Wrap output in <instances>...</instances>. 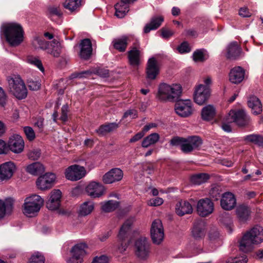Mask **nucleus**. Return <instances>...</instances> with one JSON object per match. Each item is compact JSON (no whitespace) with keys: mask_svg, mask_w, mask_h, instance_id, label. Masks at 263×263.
I'll return each instance as SVG.
<instances>
[{"mask_svg":"<svg viewBox=\"0 0 263 263\" xmlns=\"http://www.w3.org/2000/svg\"><path fill=\"white\" fill-rule=\"evenodd\" d=\"M160 139V136L157 133H152L146 137L142 142V146L144 148L156 143Z\"/></svg>","mask_w":263,"mask_h":263,"instance_id":"58836bf2","label":"nucleus"},{"mask_svg":"<svg viewBox=\"0 0 263 263\" xmlns=\"http://www.w3.org/2000/svg\"><path fill=\"white\" fill-rule=\"evenodd\" d=\"M175 210L178 215L182 216L185 214H191L193 212V208L188 201L181 200L176 204Z\"/></svg>","mask_w":263,"mask_h":263,"instance_id":"a878e982","label":"nucleus"},{"mask_svg":"<svg viewBox=\"0 0 263 263\" xmlns=\"http://www.w3.org/2000/svg\"><path fill=\"white\" fill-rule=\"evenodd\" d=\"M10 91L19 99L25 98L27 95L25 85L20 77L17 75L10 76L7 79Z\"/></svg>","mask_w":263,"mask_h":263,"instance_id":"39448f33","label":"nucleus"},{"mask_svg":"<svg viewBox=\"0 0 263 263\" xmlns=\"http://www.w3.org/2000/svg\"><path fill=\"white\" fill-rule=\"evenodd\" d=\"M209 57L207 51L204 49L196 50L193 53V60L195 62H203Z\"/></svg>","mask_w":263,"mask_h":263,"instance_id":"ea45409f","label":"nucleus"},{"mask_svg":"<svg viewBox=\"0 0 263 263\" xmlns=\"http://www.w3.org/2000/svg\"><path fill=\"white\" fill-rule=\"evenodd\" d=\"M193 236L195 238H201L205 234V224L202 220L196 221L192 231Z\"/></svg>","mask_w":263,"mask_h":263,"instance_id":"cd10ccee","label":"nucleus"},{"mask_svg":"<svg viewBox=\"0 0 263 263\" xmlns=\"http://www.w3.org/2000/svg\"><path fill=\"white\" fill-rule=\"evenodd\" d=\"M37 189L42 191L51 189L54 185L53 182H36Z\"/></svg>","mask_w":263,"mask_h":263,"instance_id":"8fccbe9b","label":"nucleus"},{"mask_svg":"<svg viewBox=\"0 0 263 263\" xmlns=\"http://www.w3.org/2000/svg\"><path fill=\"white\" fill-rule=\"evenodd\" d=\"M177 50L180 53L183 54L190 52L191 49L187 42H183L177 47Z\"/></svg>","mask_w":263,"mask_h":263,"instance_id":"6e6d98bb","label":"nucleus"},{"mask_svg":"<svg viewBox=\"0 0 263 263\" xmlns=\"http://www.w3.org/2000/svg\"><path fill=\"white\" fill-rule=\"evenodd\" d=\"M124 176L123 171L118 167L110 170L103 176V181H121Z\"/></svg>","mask_w":263,"mask_h":263,"instance_id":"b1692460","label":"nucleus"},{"mask_svg":"<svg viewBox=\"0 0 263 263\" xmlns=\"http://www.w3.org/2000/svg\"><path fill=\"white\" fill-rule=\"evenodd\" d=\"M182 93V87L180 83H161L158 87L157 98L163 102H175L179 100Z\"/></svg>","mask_w":263,"mask_h":263,"instance_id":"f257e3e1","label":"nucleus"},{"mask_svg":"<svg viewBox=\"0 0 263 263\" xmlns=\"http://www.w3.org/2000/svg\"><path fill=\"white\" fill-rule=\"evenodd\" d=\"M139 45H135L128 51V62L133 68H137L140 65L142 52L139 50Z\"/></svg>","mask_w":263,"mask_h":263,"instance_id":"2eb2a0df","label":"nucleus"},{"mask_svg":"<svg viewBox=\"0 0 263 263\" xmlns=\"http://www.w3.org/2000/svg\"><path fill=\"white\" fill-rule=\"evenodd\" d=\"M210 91L209 87L203 84L197 85L194 93V100L195 103L199 105H203L209 99Z\"/></svg>","mask_w":263,"mask_h":263,"instance_id":"9b49d317","label":"nucleus"},{"mask_svg":"<svg viewBox=\"0 0 263 263\" xmlns=\"http://www.w3.org/2000/svg\"><path fill=\"white\" fill-rule=\"evenodd\" d=\"M263 241V227L256 226L247 231L239 241V249L245 253Z\"/></svg>","mask_w":263,"mask_h":263,"instance_id":"f03ea898","label":"nucleus"},{"mask_svg":"<svg viewBox=\"0 0 263 263\" xmlns=\"http://www.w3.org/2000/svg\"><path fill=\"white\" fill-rule=\"evenodd\" d=\"M229 119L239 126H244L249 122L250 119L242 109L231 110L229 113Z\"/></svg>","mask_w":263,"mask_h":263,"instance_id":"4468645a","label":"nucleus"},{"mask_svg":"<svg viewBox=\"0 0 263 263\" xmlns=\"http://www.w3.org/2000/svg\"><path fill=\"white\" fill-rule=\"evenodd\" d=\"M44 165L40 162H35L27 165L25 167L26 172L34 176H37L45 172Z\"/></svg>","mask_w":263,"mask_h":263,"instance_id":"393cba45","label":"nucleus"},{"mask_svg":"<svg viewBox=\"0 0 263 263\" xmlns=\"http://www.w3.org/2000/svg\"><path fill=\"white\" fill-rule=\"evenodd\" d=\"M62 192L60 190H52L46 202V206L50 210H56L61 205Z\"/></svg>","mask_w":263,"mask_h":263,"instance_id":"dca6fc26","label":"nucleus"},{"mask_svg":"<svg viewBox=\"0 0 263 263\" xmlns=\"http://www.w3.org/2000/svg\"><path fill=\"white\" fill-rule=\"evenodd\" d=\"M118 127V124L116 123H110L107 124L102 125L96 130L99 135H104L113 131Z\"/></svg>","mask_w":263,"mask_h":263,"instance_id":"79ce46f5","label":"nucleus"},{"mask_svg":"<svg viewBox=\"0 0 263 263\" xmlns=\"http://www.w3.org/2000/svg\"><path fill=\"white\" fill-rule=\"evenodd\" d=\"M128 116H130L132 119L137 118V111L135 109H129L124 113L123 118H127Z\"/></svg>","mask_w":263,"mask_h":263,"instance_id":"0e129e2a","label":"nucleus"},{"mask_svg":"<svg viewBox=\"0 0 263 263\" xmlns=\"http://www.w3.org/2000/svg\"><path fill=\"white\" fill-rule=\"evenodd\" d=\"M27 84L29 89L32 90H37L41 86L40 82L32 79L28 80Z\"/></svg>","mask_w":263,"mask_h":263,"instance_id":"4d7b16f0","label":"nucleus"},{"mask_svg":"<svg viewBox=\"0 0 263 263\" xmlns=\"http://www.w3.org/2000/svg\"><path fill=\"white\" fill-rule=\"evenodd\" d=\"M236 213L239 220L245 222L249 219L251 211L248 206L240 205L237 208Z\"/></svg>","mask_w":263,"mask_h":263,"instance_id":"c85d7f7f","label":"nucleus"},{"mask_svg":"<svg viewBox=\"0 0 263 263\" xmlns=\"http://www.w3.org/2000/svg\"><path fill=\"white\" fill-rule=\"evenodd\" d=\"M144 134L143 131L138 133L130 139L129 142L134 143L139 141L144 136Z\"/></svg>","mask_w":263,"mask_h":263,"instance_id":"69168bd1","label":"nucleus"},{"mask_svg":"<svg viewBox=\"0 0 263 263\" xmlns=\"http://www.w3.org/2000/svg\"><path fill=\"white\" fill-rule=\"evenodd\" d=\"M86 175V170L83 166L74 164L67 167L65 171V177L70 181H77Z\"/></svg>","mask_w":263,"mask_h":263,"instance_id":"1a4fd4ad","label":"nucleus"},{"mask_svg":"<svg viewBox=\"0 0 263 263\" xmlns=\"http://www.w3.org/2000/svg\"><path fill=\"white\" fill-rule=\"evenodd\" d=\"M128 37L123 36L120 38L115 39L112 41L114 48L120 52L124 51L127 47Z\"/></svg>","mask_w":263,"mask_h":263,"instance_id":"c9c22d12","label":"nucleus"},{"mask_svg":"<svg viewBox=\"0 0 263 263\" xmlns=\"http://www.w3.org/2000/svg\"><path fill=\"white\" fill-rule=\"evenodd\" d=\"M221 191L220 186L215 185L211 188L209 194L211 198L217 200L220 197Z\"/></svg>","mask_w":263,"mask_h":263,"instance_id":"3c124183","label":"nucleus"},{"mask_svg":"<svg viewBox=\"0 0 263 263\" xmlns=\"http://www.w3.org/2000/svg\"><path fill=\"white\" fill-rule=\"evenodd\" d=\"M41 155V152L40 149H33L28 153L27 156L30 160H37L40 158Z\"/></svg>","mask_w":263,"mask_h":263,"instance_id":"864d4df0","label":"nucleus"},{"mask_svg":"<svg viewBox=\"0 0 263 263\" xmlns=\"http://www.w3.org/2000/svg\"><path fill=\"white\" fill-rule=\"evenodd\" d=\"M45 261L44 255L41 253L37 252L31 256L28 263H45Z\"/></svg>","mask_w":263,"mask_h":263,"instance_id":"49530a36","label":"nucleus"},{"mask_svg":"<svg viewBox=\"0 0 263 263\" xmlns=\"http://www.w3.org/2000/svg\"><path fill=\"white\" fill-rule=\"evenodd\" d=\"M212 179V176L207 173H198L191 176L190 181H206Z\"/></svg>","mask_w":263,"mask_h":263,"instance_id":"de8ad7c7","label":"nucleus"},{"mask_svg":"<svg viewBox=\"0 0 263 263\" xmlns=\"http://www.w3.org/2000/svg\"><path fill=\"white\" fill-rule=\"evenodd\" d=\"M190 147L191 145L189 142H188L187 138H184L182 145V151L186 153L193 151V150H189L190 148H191Z\"/></svg>","mask_w":263,"mask_h":263,"instance_id":"e2e57ef3","label":"nucleus"},{"mask_svg":"<svg viewBox=\"0 0 263 263\" xmlns=\"http://www.w3.org/2000/svg\"><path fill=\"white\" fill-rule=\"evenodd\" d=\"M81 5V0H65L63 3L64 7L70 11H76Z\"/></svg>","mask_w":263,"mask_h":263,"instance_id":"37998d69","label":"nucleus"},{"mask_svg":"<svg viewBox=\"0 0 263 263\" xmlns=\"http://www.w3.org/2000/svg\"><path fill=\"white\" fill-rule=\"evenodd\" d=\"M134 221L135 219L133 217L128 218L124 222L120 228L118 235V240L120 243V246L118 247V251L120 253H123L127 247V243L124 240L130 232Z\"/></svg>","mask_w":263,"mask_h":263,"instance_id":"0eeeda50","label":"nucleus"},{"mask_svg":"<svg viewBox=\"0 0 263 263\" xmlns=\"http://www.w3.org/2000/svg\"><path fill=\"white\" fill-rule=\"evenodd\" d=\"M26 61L28 63L36 67L41 71L43 72L44 71V68L39 58L32 55H28L26 58Z\"/></svg>","mask_w":263,"mask_h":263,"instance_id":"c03bdc74","label":"nucleus"},{"mask_svg":"<svg viewBox=\"0 0 263 263\" xmlns=\"http://www.w3.org/2000/svg\"><path fill=\"white\" fill-rule=\"evenodd\" d=\"M57 179L56 175L53 173H47L41 176L39 179L44 180V181H55Z\"/></svg>","mask_w":263,"mask_h":263,"instance_id":"052dcab7","label":"nucleus"},{"mask_svg":"<svg viewBox=\"0 0 263 263\" xmlns=\"http://www.w3.org/2000/svg\"><path fill=\"white\" fill-rule=\"evenodd\" d=\"M245 70L241 67H235L229 73V80L233 84H239L245 78Z\"/></svg>","mask_w":263,"mask_h":263,"instance_id":"5701e85b","label":"nucleus"},{"mask_svg":"<svg viewBox=\"0 0 263 263\" xmlns=\"http://www.w3.org/2000/svg\"><path fill=\"white\" fill-rule=\"evenodd\" d=\"M150 233L154 243L159 245L162 242L164 237V233L162 223L160 220L155 219L153 221Z\"/></svg>","mask_w":263,"mask_h":263,"instance_id":"6e6552de","label":"nucleus"},{"mask_svg":"<svg viewBox=\"0 0 263 263\" xmlns=\"http://www.w3.org/2000/svg\"><path fill=\"white\" fill-rule=\"evenodd\" d=\"M14 208V200L12 198L0 199V219L10 215Z\"/></svg>","mask_w":263,"mask_h":263,"instance_id":"a211bd4d","label":"nucleus"},{"mask_svg":"<svg viewBox=\"0 0 263 263\" xmlns=\"http://www.w3.org/2000/svg\"><path fill=\"white\" fill-rule=\"evenodd\" d=\"M239 14L242 17H250L251 15V13L247 8L242 7L240 9Z\"/></svg>","mask_w":263,"mask_h":263,"instance_id":"338daca9","label":"nucleus"},{"mask_svg":"<svg viewBox=\"0 0 263 263\" xmlns=\"http://www.w3.org/2000/svg\"><path fill=\"white\" fill-rule=\"evenodd\" d=\"M49 43V42L46 41L43 37L37 36H35L32 41V45L34 49H41L44 50H47Z\"/></svg>","mask_w":263,"mask_h":263,"instance_id":"4c0bfd02","label":"nucleus"},{"mask_svg":"<svg viewBox=\"0 0 263 263\" xmlns=\"http://www.w3.org/2000/svg\"><path fill=\"white\" fill-rule=\"evenodd\" d=\"M164 201L160 197H156L148 200L147 202V205L151 206H157L163 204Z\"/></svg>","mask_w":263,"mask_h":263,"instance_id":"13d9d810","label":"nucleus"},{"mask_svg":"<svg viewBox=\"0 0 263 263\" xmlns=\"http://www.w3.org/2000/svg\"><path fill=\"white\" fill-rule=\"evenodd\" d=\"M80 57L83 59L87 60L92 54V45L89 39H85L81 41L80 44Z\"/></svg>","mask_w":263,"mask_h":263,"instance_id":"4be33fe9","label":"nucleus"},{"mask_svg":"<svg viewBox=\"0 0 263 263\" xmlns=\"http://www.w3.org/2000/svg\"><path fill=\"white\" fill-rule=\"evenodd\" d=\"M86 191L92 197H99L104 194L105 189L99 182H90L86 186Z\"/></svg>","mask_w":263,"mask_h":263,"instance_id":"aec40b11","label":"nucleus"},{"mask_svg":"<svg viewBox=\"0 0 263 263\" xmlns=\"http://www.w3.org/2000/svg\"><path fill=\"white\" fill-rule=\"evenodd\" d=\"M94 202L90 200H88L82 203L79 210V214L81 216H86L89 215L94 210Z\"/></svg>","mask_w":263,"mask_h":263,"instance_id":"2f4dec72","label":"nucleus"},{"mask_svg":"<svg viewBox=\"0 0 263 263\" xmlns=\"http://www.w3.org/2000/svg\"><path fill=\"white\" fill-rule=\"evenodd\" d=\"M183 138L179 137H175L173 138L170 141V144L172 146H180L181 149H182V145L184 140Z\"/></svg>","mask_w":263,"mask_h":263,"instance_id":"680f3d73","label":"nucleus"},{"mask_svg":"<svg viewBox=\"0 0 263 263\" xmlns=\"http://www.w3.org/2000/svg\"><path fill=\"white\" fill-rule=\"evenodd\" d=\"M24 132L27 139L32 141L35 138V133L33 129L29 126H25L24 127Z\"/></svg>","mask_w":263,"mask_h":263,"instance_id":"bf43d9fd","label":"nucleus"},{"mask_svg":"<svg viewBox=\"0 0 263 263\" xmlns=\"http://www.w3.org/2000/svg\"><path fill=\"white\" fill-rule=\"evenodd\" d=\"M16 170L15 164L12 161L3 163L0 165V180L11 179Z\"/></svg>","mask_w":263,"mask_h":263,"instance_id":"f3484780","label":"nucleus"},{"mask_svg":"<svg viewBox=\"0 0 263 263\" xmlns=\"http://www.w3.org/2000/svg\"><path fill=\"white\" fill-rule=\"evenodd\" d=\"M216 114L215 107L212 105L204 106L201 110V117L204 120L209 121L213 119Z\"/></svg>","mask_w":263,"mask_h":263,"instance_id":"f704fd0d","label":"nucleus"},{"mask_svg":"<svg viewBox=\"0 0 263 263\" xmlns=\"http://www.w3.org/2000/svg\"><path fill=\"white\" fill-rule=\"evenodd\" d=\"M24 141L23 138L18 134L11 136L8 142L9 149L15 154L21 153L24 149Z\"/></svg>","mask_w":263,"mask_h":263,"instance_id":"ddd939ff","label":"nucleus"},{"mask_svg":"<svg viewBox=\"0 0 263 263\" xmlns=\"http://www.w3.org/2000/svg\"><path fill=\"white\" fill-rule=\"evenodd\" d=\"M241 48L237 42L231 43L227 47V57L229 59H236L241 52Z\"/></svg>","mask_w":263,"mask_h":263,"instance_id":"7c9ffc66","label":"nucleus"},{"mask_svg":"<svg viewBox=\"0 0 263 263\" xmlns=\"http://www.w3.org/2000/svg\"><path fill=\"white\" fill-rule=\"evenodd\" d=\"M61 44L57 40H54L49 42L47 51L54 57L58 58L61 54Z\"/></svg>","mask_w":263,"mask_h":263,"instance_id":"72a5a7b5","label":"nucleus"},{"mask_svg":"<svg viewBox=\"0 0 263 263\" xmlns=\"http://www.w3.org/2000/svg\"><path fill=\"white\" fill-rule=\"evenodd\" d=\"M214 203L209 198L199 200L197 205V212L201 217H206L214 211Z\"/></svg>","mask_w":263,"mask_h":263,"instance_id":"f8f14e48","label":"nucleus"},{"mask_svg":"<svg viewBox=\"0 0 263 263\" xmlns=\"http://www.w3.org/2000/svg\"><path fill=\"white\" fill-rule=\"evenodd\" d=\"M176 113L181 117L186 118L192 115L194 112L193 103L190 100H183L177 101L175 105Z\"/></svg>","mask_w":263,"mask_h":263,"instance_id":"9d476101","label":"nucleus"},{"mask_svg":"<svg viewBox=\"0 0 263 263\" xmlns=\"http://www.w3.org/2000/svg\"><path fill=\"white\" fill-rule=\"evenodd\" d=\"M146 77L148 79L154 80L159 72V69L156 60L150 58L147 63Z\"/></svg>","mask_w":263,"mask_h":263,"instance_id":"412c9836","label":"nucleus"},{"mask_svg":"<svg viewBox=\"0 0 263 263\" xmlns=\"http://www.w3.org/2000/svg\"><path fill=\"white\" fill-rule=\"evenodd\" d=\"M119 204V202L114 200L103 202L101 203V209L105 213L111 212L118 207Z\"/></svg>","mask_w":263,"mask_h":263,"instance_id":"a19ab883","label":"nucleus"},{"mask_svg":"<svg viewBox=\"0 0 263 263\" xmlns=\"http://www.w3.org/2000/svg\"><path fill=\"white\" fill-rule=\"evenodd\" d=\"M3 31L7 41L12 46L19 45L24 40V32L22 26L16 23H10L3 26Z\"/></svg>","mask_w":263,"mask_h":263,"instance_id":"7ed1b4c3","label":"nucleus"},{"mask_svg":"<svg viewBox=\"0 0 263 263\" xmlns=\"http://www.w3.org/2000/svg\"><path fill=\"white\" fill-rule=\"evenodd\" d=\"M247 261L246 255H243L234 258L230 257L228 259L226 263H247Z\"/></svg>","mask_w":263,"mask_h":263,"instance_id":"603ef678","label":"nucleus"},{"mask_svg":"<svg viewBox=\"0 0 263 263\" xmlns=\"http://www.w3.org/2000/svg\"><path fill=\"white\" fill-rule=\"evenodd\" d=\"M246 140L258 145H263V137L258 135H250L246 137Z\"/></svg>","mask_w":263,"mask_h":263,"instance_id":"09e8293b","label":"nucleus"},{"mask_svg":"<svg viewBox=\"0 0 263 263\" xmlns=\"http://www.w3.org/2000/svg\"><path fill=\"white\" fill-rule=\"evenodd\" d=\"M135 255L140 260H147L151 253V244L146 237H141L137 239L134 245Z\"/></svg>","mask_w":263,"mask_h":263,"instance_id":"423d86ee","label":"nucleus"},{"mask_svg":"<svg viewBox=\"0 0 263 263\" xmlns=\"http://www.w3.org/2000/svg\"><path fill=\"white\" fill-rule=\"evenodd\" d=\"M163 21V18L162 16H156L153 17L149 23L147 24L144 28V32L147 33L152 30L157 29Z\"/></svg>","mask_w":263,"mask_h":263,"instance_id":"473e14b6","label":"nucleus"},{"mask_svg":"<svg viewBox=\"0 0 263 263\" xmlns=\"http://www.w3.org/2000/svg\"><path fill=\"white\" fill-rule=\"evenodd\" d=\"M44 199L39 195L33 194L26 197L23 205V212L28 217H33L43 205Z\"/></svg>","mask_w":263,"mask_h":263,"instance_id":"20e7f679","label":"nucleus"},{"mask_svg":"<svg viewBox=\"0 0 263 263\" xmlns=\"http://www.w3.org/2000/svg\"><path fill=\"white\" fill-rule=\"evenodd\" d=\"M109 258L105 254L99 255L95 256L91 263H109Z\"/></svg>","mask_w":263,"mask_h":263,"instance_id":"5fc2aeb1","label":"nucleus"},{"mask_svg":"<svg viewBox=\"0 0 263 263\" xmlns=\"http://www.w3.org/2000/svg\"><path fill=\"white\" fill-rule=\"evenodd\" d=\"M174 34V32L169 29H162L161 30V35L163 38L167 39Z\"/></svg>","mask_w":263,"mask_h":263,"instance_id":"774afa93","label":"nucleus"},{"mask_svg":"<svg viewBox=\"0 0 263 263\" xmlns=\"http://www.w3.org/2000/svg\"><path fill=\"white\" fill-rule=\"evenodd\" d=\"M116 10L115 15L119 18L123 17L129 11V5L121 2L117 3L115 6Z\"/></svg>","mask_w":263,"mask_h":263,"instance_id":"e433bc0d","label":"nucleus"},{"mask_svg":"<svg viewBox=\"0 0 263 263\" xmlns=\"http://www.w3.org/2000/svg\"><path fill=\"white\" fill-rule=\"evenodd\" d=\"M236 204L235 196L231 192H226L222 194L220 205L225 210H231L234 208Z\"/></svg>","mask_w":263,"mask_h":263,"instance_id":"6ab92c4d","label":"nucleus"},{"mask_svg":"<svg viewBox=\"0 0 263 263\" xmlns=\"http://www.w3.org/2000/svg\"><path fill=\"white\" fill-rule=\"evenodd\" d=\"M188 142L191 145L189 150H194L197 148L202 144V140L198 136H191L187 138Z\"/></svg>","mask_w":263,"mask_h":263,"instance_id":"a18cd8bd","label":"nucleus"},{"mask_svg":"<svg viewBox=\"0 0 263 263\" xmlns=\"http://www.w3.org/2000/svg\"><path fill=\"white\" fill-rule=\"evenodd\" d=\"M87 248L88 246L85 243H77L71 248L70 250L71 254L83 261V258L87 254L86 249Z\"/></svg>","mask_w":263,"mask_h":263,"instance_id":"bb28decb","label":"nucleus"},{"mask_svg":"<svg viewBox=\"0 0 263 263\" xmlns=\"http://www.w3.org/2000/svg\"><path fill=\"white\" fill-rule=\"evenodd\" d=\"M249 107L251 108L252 112L254 115H258L262 111V105L258 98L254 96L249 97L248 101Z\"/></svg>","mask_w":263,"mask_h":263,"instance_id":"c756f323","label":"nucleus"}]
</instances>
